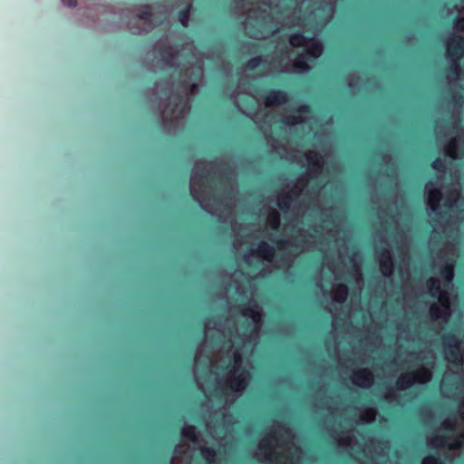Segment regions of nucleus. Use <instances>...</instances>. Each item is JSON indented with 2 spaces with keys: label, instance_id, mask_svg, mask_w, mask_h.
Listing matches in <instances>:
<instances>
[{
  "label": "nucleus",
  "instance_id": "1",
  "mask_svg": "<svg viewBox=\"0 0 464 464\" xmlns=\"http://www.w3.org/2000/svg\"><path fill=\"white\" fill-rule=\"evenodd\" d=\"M446 55L450 62L447 68L448 78L457 79L460 74L461 68L459 61L464 56V36L461 34H453L447 40Z\"/></svg>",
  "mask_w": 464,
  "mask_h": 464
},
{
  "label": "nucleus",
  "instance_id": "2",
  "mask_svg": "<svg viewBox=\"0 0 464 464\" xmlns=\"http://www.w3.org/2000/svg\"><path fill=\"white\" fill-rule=\"evenodd\" d=\"M162 96L169 100V103L161 111L160 117L166 122L171 123L183 116L186 106V96L177 92L172 96V89L169 86L162 88Z\"/></svg>",
  "mask_w": 464,
  "mask_h": 464
},
{
  "label": "nucleus",
  "instance_id": "3",
  "mask_svg": "<svg viewBox=\"0 0 464 464\" xmlns=\"http://www.w3.org/2000/svg\"><path fill=\"white\" fill-rule=\"evenodd\" d=\"M240 356L236 354L235 364L230 371L232 372V377L230 379L229 388L234 392H242V391L245 390L248 380V372L246 371L243 370L237 373V371L240 368Z\"/></svg>",
  "mask_w": 464,
  "mask_h": 464
},
{
  "label": "nucleus",
  "instance_id": "4",
  "mask_svg": "<svg viewBox=\"0 0 464 464\" xmlns=\"http://www.w3.org/2000/svg\"><path fill=\"white\" fill-rule=\"evenodd\" d=\"M377 255L380 259V266L382 272L386 276H391L393 272V260L392 254L387 247H381L377 250Z\"/></svg>",
  "mask_w": 464,
  "mask_h": 464
},
{
  "label": "nucleus",
  "instance_id": "5",
  "mask_svg": "<svg viewBox=\"0 0 464 464\" xmlns=\"http://www.w3.org/2000/svg\"><path fill=\"white\" fill-rule=\"evenodd\" d=\"M444 343L447 347H449L448 353L450 355V358L456 362L457 363H459L462 362V354L459 351V341L457 339V337L454 334H448L443 336Z\"/></svg>",
  "mask_w": 464,
  "mask_h": 464
},
{
  "label": "nucleus",
  "instance_id": "6",
  "mask_svg": "<svg viewBox=\"0 0 464 464\" xmlns=\"http://www.w3.org/2000/svg\"><path fill=\"white\" fill-rule=\"evenodd\" d=\"M161 62L168 67L177 68V55L173 47L168 44H162L158 49Z\"/></svg>",
  "mask_w": 464,
  "mask_h": 464
},
{
  "label": "nucleus",
  "instance_id": "7",
  "mask_svg": "<svg viewBox=\"0 0 464 464\" xmlns=\"http://www.w3.org/2000/svg\"><path fill=\"white\" fill-rule=\"evenodd\" d=\"M353 383L359 387H369L373 382L372 372L367 369H361L354 372Z\"/></svg>",
  "mask_w": 464,
  "mask_h": 464
},
{
  "label": "nucleus",
  "instance_id": "8",
  "mask_svg": "<svg viewBox=\"0 0 464 464\" xmlns=\"http://www.w3.org/2000/svg\"><path fill=\"white\" fill-rule=\"evenodd\" d=\"M324 52V45L317 38L312 37L308 41V48L304 50L307 53L308 59L312 62L313 59L318 58Z\"/></svg>",
  "mask_w": 464,
  "mask_h": 464
},
{
  "label": "nucleus",
  "instance_id": "9",
  "mask_svg": "<svg viewBox=\"0 0 464 464\" xmlns=\"http://www.w3.org/2000/svg\"><path fill=\"white\" fill-rule=\"evenodd\" d=\"M256 254L266 261H272L276 256V249L268 243L261 241L257 245Z\"/></svg>",
  "mask_w": 464,
  "mask_h": 464
},
{
  "label": "nucleus",
  "instance_id": "10",
  "mask_svg": "<svg viewBox=\"0 0 464 464\" xmlns=\"http://www.w3.org/2000/svg\"><path fill=\"white\" fill-rule=\"evenodd\" d=\"M309 111H310V107L308 104H301L296 108V112L299 114L286 116L284 119L283 122L287 125L302 123L304 121V119L301 116V114L302 113H309Z\"/></svg>",
  "mask_w": 464,
  "mask_h": 464
},
{
  "label": "nucleus",
  "instance_id": "11",
  "mask_svg": "<svg viewBox=\"0 0 464 464\" xmlns=\"http://www.w3.org/2000/svg\"><path fill=\"white\" fill-rule=\"evenodd\" d=\"M417 380V373L415 372L402 373L396 382V388L398 390H405L411 387Z\"/></svg>",
  "mask_w": 464,
  "mask_h": 464
},
{
  "label": "nucleus",
  "instance_id": "12",
  "mask_svg": "<svg viewBox=\"0 0 464 464\" xmlns=\"http://www.w3.org/2000/svg\"><path fill=\"white\" fill-rule=\"evenodd\" d=\"M307 160L311 166L310 172H321L324 167V158L318 152L307 155Z\"/></svg>",
  "mask_w": 464,
  "mask_h": 464
},
{
  "label": "nucleus",
  "instance_id": "13",
  "mask_svg": "<svg viewBox=\"0 0 464 464\" xmlns=\"http://www.w3.org/2000/svg\"><path fill=\"white\" fill-rule=\"evenodd\" d=\"M192 8H193L192 4L188 3L185 5V7L180 9L177 14L179 22L185 28L188 27L189 18H190Z\"/></svg>",
  "mask_w": 464,
  "mask_h": 464
},
{
  "label": "nucleus",
  "instance_id": "14",
  "mask_svg": "<svg viewBox=\"0 0 464 464\" xmlns=\"http://www.w3.org/2000/svg\"><path fill=\"white\" fill-rule=\"evenodd\" d=\"M427 286L432 297H440L443 294L441 283L439 278L430 277L427 281Z\"/></svg>",
  "mask_w": 464,
  "mask_h": 464
},
{
  "label": "nucleus",
  "instance_id": "15",
  "mask_svg": "<svg viewBox=\"0 0 464 464\" xmlns=\"http://www.w3.org/2000/svg\"><path fill=\"white\" fill-rule=\"evenodd\" d=\"M289 44L292 47H304L308 44L307 37L301 32L294 33L289 37Z\"/></svg>",
  "mask_w": 464,
  "mask_h": 464
},
{
  "label": "nucleus",
  "instance_id": "16",
  "mask_svg": "<svg viewBox=\"0 0 464 464\" xmlns=\"http://www.w3.org/2000/svg\"><path fill=\"white\" fill-rule=\"evenodd\" d=\"M138 18L144 22L148 26H151L153 24V14L150 8V5H144L140 12L137 14Z\"/></svg>",
  "mask_w": 464,
  "mask_h": 464
},
{
  "label": "nucleus",
  "instance_id": "17",
  "mask_svg": "<svg viewBox=\"0 0 464 464\" xmlns=\"http://www.w3.org/2000/svg\"><path fill=\"white\" fill-rule=\"evenodd\" d=\"M309 62L311 61L308 59L307 53L304 51L303 53H298L295 58L294 66L301 71H308Z\"/></svg>",
  "mask_w": 464,
  "mask_h": 464
},
{
  "label": "nucleus",
  "instance_id": "18",
  "mask_svg": "<svg viewBox=\"0 0 464 464\" xmlns=\"http://www.w3.org/2000/svg\"><path fill=\"white\" fill-rule=\"evenodd\" d=\"M243 314L251 318L255 324H258L261 320V313L256 304L244 307Z\"/></svg>",
  "mask_w": 464,
  "mask_h": 464
},
{
  "label": "nucleus",
  "instance_id": "19",
  "mask_svg": "<svg viewBox=\"0 0 464 464\" xmlns=\"http://www.w3.org/2000/svg\"><path fill=\"white\" fill-rule=\"evenodd\" d=\"M441 199V191L440 189H436L431 191L429 194V208L431 211H437L440 207V202Z\"/></svg>",
  "mask_w": 464,
  "mask_h": 464
},
{
  "label": "nucleus",
  "instance_id": "20",
  "mask_svg": "<svg viewBox=\"0 0 464 464\" xmlns=\"http://www.w3.org/2000/svg\"><path fill=\"white\" fill-rule=\"evenodd\" d=\"M293 203V196L290 193H282L277 198V207L281 210H288Z\"/></svg>",
  "mask_w": 464,
  "mask_h": 464
},
{
  "label": "nucleus",
  "instance_id": "21",
  "mask_svg": "<svg viewBox=\"0 0 464 464\" xmlns=\"http://www.w3.org/2000/svg\"><path fill=\"white\" fill-rule=\"evenodd\" d=\"M180 434L183 438L192 440L193 442L197 441L198 432L194 425H186L182 428Z\"/></svg>",
  "mask_w": 464,
  "mask_h": 464
},
{
  "label": "nucleus",
  "instance_id": "22",
  "mask_svg": "<svg viewBox=\"0 0 464 464\" xmlns=\"http://www.w3.org/2000/svg\"><path fill=\"white\" fill-rule=\"evenodd\" d=\"M200 453L208 463L212 464L215 462L217 451L213 448L203 447L200 449Z\"/></svg>",
  "mask_w": 464,
  "mask_h": 464
},
{
  "label": "nucleus",
  "instance_id": "23",
  "mask_svg": "<svg viewBox=\"0 0 464 464\" xmlns=\"http://www.w3.org/2000/svg\"><path fill=\"white\" fill-rule=\"evenodd\" d=\"M440 275L446 281H451L454 277V265L452 263L443 265L440 268Z\"/></svg>",
  "mask_w": 464,
  "mask_h": 464
},
{
  "label": "nucleus",
  "instance_id": "24",
  "mask_svg": "<svg viewBox=\"0 0 464 464\" xmlns=\"http://www.w3.org/2000/svg\"><path fill=\"white\" fill-rule=\"evenodd\" d=\"M446 153L451 159H458V140L456 138H452L446 148Z\"/></svg>",
  "mask_w": 464,
  "mask_h": 464
},
{
  "label": "nucleus",
  "instance_id": "25",
  "mask_svg": "<svg viewBox=\"0 0 464 464\" xmlns=\"http://www.w3.org/2000/svg\"><path fill=\"white\" fill-rule=\"evenodd\" d=\"M265 104L266 106L279 105L277 98H276V89L270 90L266 92V95L265 96Z\"/></svg>",
  "mask_w": 464,
  "mask_h": 464
},
{
  "label": "nucleus",
  "instance_id": "26",
  "mask_svg": "<svg viewBox=\"0 0 464 464\" xmlns=\"http://www.w3.org/2000/svg\"><path fill=\"white\" fill-rule=\"evenodd\" d=\"M431 168L436 171L444 172L447 168L446 160L442 158H436L431 162Z\"/></svg>",
  "mask_w": 464,
  "mask_h": 464
},
{
  "label": "nucleus",
  "instance_id": "27",
  "mask_svg": "<svg viewBox=\"0 0 464 464\" xmlns=\"http://www.w3.org/2000/svg\"><path fill=\"white\" fill-rule=\"evenodd\" d=\"M263 62V58L261 55H257V56H255V57H252L250 58L246 64V69L248 70H255L256 68H257Z\"/></svg>",
  "mask_w": 464,
  "mask_h": 464
},
{
  "label": "nucleus",
  "instance_id": "28",
  "mask_svg": "<svg viewBox=\"0 0 464 464\" xmlns=\"http://www.w3.org/2000/svg\"><path fill=\"white\" fill-rule=\"evenodd\" d=\"M276 95L279 105L285 104L289 101L288 92L285 90L276 89Z\"/></svg>",
  "mask_w": 464,
  "mask_h": 464
},
{
  "label": "nucleus",
  "instance_id": "29",
  "mask_svg": "<svg viewBox=\"0 0 464 464\" xmlns=\"http://www.w3.org/2000/svg\"><path fill=\"white\" fill-rule=\"evenodd\" d=\"M430 314L432 319H439L441 317V309L437 303H433L430 307Z\"/></svg>",
  "mask_w": 464,
  "mask_h": 464
},
{
  "label": "nucleus",
  "instance_id": "30",
  "mask_svg": "<svg viewBox=\"0 0 464 464\" xmlns=\"http://www.w3.org/2000/svg\"><path fill=\"white\" fill-rule=\"evenodd\" d=\"M347 294H348V288H347L346 285L341 284L337 286L336 297H337L338 301H343V298L347 295Z\"/></svg>",
  "mask_w": 464,
  "mask_h": 464
},
{
  "label": "nucleus",
  "instance_id": "31",
  "mask_svg": "<svg viewBox=\"0 0 464 464\" xmlns=\"http://www.w3.org/2000/svg\"><path fill=\"white\" fill-rule=\"evenodd\" d=\"M421 464H444L438 457L428 455L422 459Z\"/></svg>",
  "mask_w": 464,
  "mask_h": 464
},
{
  "label": "nucleus",
  "instance_id": "32",
  "mask_svg": "<svg viewBox=\"0 0 464 464\" xmlns=\"http://www.w3.org/2000/svg\"><path fill=\"white\" fill-rule=\"evenodd\" d=\"M269 224L273 229H277L280 225V216L275 211L269 219Z\"/></svg>",
  "mask_w": 464,
  "mask_h": 464
},
{
  "label": "nucleus",
  "instance_id": "33",
  "mask_svg": "<svg viewBox=\"0 0 464 464\" xmlns=\"http://www.w3.org/2000/svg\"><path fill=\"white\" fill-rule=\"evenodd\" d=\"M446 440H447L446 437L440 436V435H437L431 439L432 444L435 447H441L442 445H444L446 443Z\"/></svg>",
  "mask_w": 464,
  "mask_h": 464
},
{
  "label": "nucleus",
  "instance_id": "34",
  "mask_svg": "<svg viewBox=\"0 0 464 464\" xmlns=\"http://www.w3.org/2000/svg\"><path fill=\"white\" fill-rule=\"evenodd\" d=\"M454 27L457 31L464 33V16L455 18Z\"/></svg>",
  "mask_w": 464,
  "mask_h": 464
},
{
  "label": "nucleus",
  "instance_id": "35",
  "mask_svg": "<svg viewBox=\"0 0 464 464\" xmlns=\"http://www.w3.org/2000/svg\"><path fill=\"white\" fill-rule=\"evenodd\" d=\"M271 449V442L269 437L264 438L259 442V450H269Z\"/></svg>",
  "mask_w": 464,
  "mask_h": 464
},
{
  "label": "nucleus",
  "instance_id": "36",
  "mask_svg": "<svg viewBox=\"0 0 464 464\" xmlns=\"http://www.w3.org/2000/svg\"><path fill=\"white\" fill-rule=\"evenodd\" d=\"M192 177L195 179V178H198L199 179H208V176H205L203 174V169H195L193 172H192Z\"/></svg>",
  "mask_w": 464,
  "mask_h": 464
},
{
  "label": "nucleus",
  "instance_id": "37",
  "mask_svg": "<svg viewBox=\"0 0 464 464\" xmlns=\"http://www.w3.org/2000/svg\"><path fill=\"white\" fill-rule=\"evenodd\" d=\"M232 195H233V191H232V190H227V191L225 193V196L223 197V198L219 200V202H220L222 205H227V200H230V199H231Z\"/></svg>",
  "mask_w": 464,
  "mask_h": 464
},
{
  "label": "nucleus",
  "instance_id": "38",
  "mask_svg": "<svg viewBox=\"0 0 464 464\" xmlns=\"http://www.w3.org/2000/svg\"><path fill=\"white\" fill-rule=\"evenodd\" d=\"M442 426L444 429L448 430H455V424L451 422L450 420H444L442 422Z\"/></svg>",
  "mask_w": 464,
  "mask_h": 464
},
{
  "label": "nucleus",
  "instance_id": "39",
  "mask_svg": "<svg viewBox=\"0 0 464 464\" xmlns=\"http://www.w3.org/2000/svg\"><path fill=\"white\" fill-rule=\"evenodd\" d=\"M453 100L455 103H460L463 102L464 97L461 92H456L453 96Z\"/></svg>",
  "mask_w": 464,
  "mask_h": 464
},
{
  "label": "nucleus",
  "instance_id": "40",
  "mask_svg": "<svg viewBox=\"0 0 464 464\" xmlns=\"http://www.w3.org/2000/svg\"><path fill=\"white\" fill-rule=\"evenodd\" d=\"M461 447V442L459 440H456L452 444L450 445V449L451 450H459Z\"/></svg>",
  "mask_w": 464,
  "mask_h": 464
},
{
  "label": "nucleus",
  "instance_id": "41",
  "mask_svg": "<svg viewBox=\"0 0 464 464\" xmlns=\"http://www.w3.org/2000/svg\"><path fill=\"white\" fill-rule=\"evenodd\" d=\"M230 174L231 172L227 169H225L223 170L222 182H225V180H228Z\"/></svg>",
  "mask_w": 464,
  "mask_h": 464
},
{
  "label": "nucleus",
  "instance_id": "42",
  "mask_svg": "<svg viewBox=\"0 0 464 464\" xmlns=\"http://www.w3.org/2000/svg\"><path fill=\"white\" fill-rule=\"evenodd\" d=\"M63 4L68 6H75L77 0H62Z\"/></svg>",
  "mask_w": 464,
  "mask_h": 464
},
{
  "label": "nucleus",
  "instance_id": "43",
  "mask_svg": "<svg viewBox=\"0 0 464 464\" xmlns=\"http://www.w3.org/2000/svg\"><path fill=\"white\" fill-rule=\"evenodd\" d=\"M289 244H290V242H289L288 240H283V239H282V240H279V241L277 242V246H278V247H280V248H285V247H286V246H287V245H289Z\"/></svg>",
  "mask_w": 464,
  "mask_h": 464
},
{
  "label": "nucleus",
  "instance_id": "44",
  "mask_svg": "<svg viewBox=\"0 0 464 464\" xmlns=\"http://www.w3.org/2000/svg\"><path fill=\"white\" fill-rule=\"evenodd\" d=\"M461 418L464 420V401L460 404Z\"/></svg>",
  "mask_w": 464,
  "mask_h": 464
},
{
  "label": "nucleus",
  "instance_id": "45",
  "mask_svg": "<svg viewBox=\"0 0 464 464\" xmlns=\"http://www.w3.org/2000/svg\"><path fill=\"white\" fill-rule=\"evenodd\" d=\"M155 102L158 104V107H160V98H156Z\"/></svg>",
  "mask_w": 464,
  "mask_h": 464
},
{
  "label": "nucleus",
  "instance_id": "46",
  "mask_svg": "<svg viewBox=\"0 0 464 464\" xmlns=\"http://www.w3.org/2000/svg\"><path fill=\"white\" fill-rule=\"evenodd\" d=\"M192 197L195 200H198V193H192Z\"/></svg>",
  "mask_w": 464,
  "mask_h": 464
},
{
  "label": "nucleus",
  "instance_id": "47",
  "mask_svg": "<svg viewBox=\"0 0 464 464\" xmlns=\"http://www.w3.org/2000/svg\"><path fill=\"white\" fill-rule=\"evenodd\" d=\"M249 46H250V48H256V49L257 48V44H250Z\"/></svg>",
  "mask_w": 464,
  "mask_h": 464
},
{
  "label": "nucleus",
  "instance_id": "48",
  "mask_svg": "<svg viewBox=\"0 0 464 464\" xmlns=\"http://www.w3.org/2000/svg\"><path fill=\"white\" fill-rule=\"evenodd\" d=\"M266 459H268L269 460H272V455H271V454H268V455L266 456Z\"/></svg>",
  "mask_w": 464,
  "mask_h": 464
},
{
  "label": "nucleus",
  "instance_id": "49",
  "mask_svg": "<svg viewBox=\"0 0 464 464\" xmlns=\"http://www.w3.org/2000/svg\"><path fill=\"white\" fill-rule=\"evenodd\" d=\"M462 438H464V433L461 435Z\"/></svg>",
  "mask_w": 464,
  "mask_h": 464
}]
</instances>
